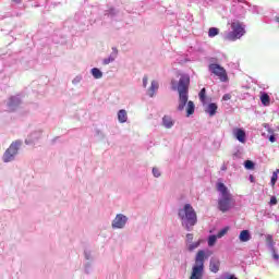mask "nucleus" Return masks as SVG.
<instances>
[{
    "label": "nucleus",
    "instance_id": "1",
    "mask_svg": "<svg viewBox=\"0 0 279 279\" xmlns=\"http://www.w3.org/2000/svg\"><path fill=\"white\" fill-rule=\"evenodd\" d=\"M171 84L172 90H178L179 93V106L177 110H179V112H182V110L186 108V117L195 114V104L193 102V100L189 101V86H191V76H189V74H182L179 80L178 86H175V81H172Z\"/></svg>",
    "mask_w": 279,
    "mask_h": 279
},
{
    "label": "nucleus",
    "instance_id": "2",
    "mask_svg": "<svg viewBox=\"0 0 279 279\" xmlns=\"http://www.w3.org/2000/svg\"><path fill=\"white\" fill-rule=\"evenodd\" d=\"M216 189L218 193H220V198L218 199V210H220V213H228V210H230L234 204V198L232 197L230 190H228V186H226V184L222 182H218L216 184Z\"/></svg>",
    "mask_w": 279,
    "mask_h": 279
},
{
    "label": "nucleus",
    "instance_id": "3",
    "mask_svg": "<svg viewBox=\"0 0 279 279\" xmlns=\"http://www.w3.org/2000/svg\"><path fill=\"white\" fill-rule=\"evenodd\" d=\"M179 217L183 228L189 232L193 230V226L197 223V213L191 204H185L183 208L179 209Z\"/></svg>",
    "mask_w": 279,
    "mask_h": 279
},
{
    "label": "nucleus",
    "instance_id": "4",
    "mask_svg": "<svg viewBox=\"0 0 279 279\" xmlns=\"http://www.w3.org/2000/svg\"><path fill=\"white\" fill-rule=\"evenodd\" d=\"M206 260V252L199 250L195 256V264L192 267L190 279H202L204 278V263Z\"/></svg>",
    "mask_w": 279,
    "mask_h": 279
},
{
    "label": "nucleus",
    "instance_id": "5",
    "mask_svg": "<svg viewBox=\"0 0 279 279\" xmlns=\"http://www.w3.org/2000/svg\"><path fill=\"white\" fill-rule=\"evenodd\" d=\"M231 29L232 31L226 35V40H239V38L245 35V27H243L241 22L231 23Z\"/></svg>",
    "mask_w": 279,
    "mask_h": 279
},
{
    "label": "nucleus",
    "instance_id": "6",
    "mask_svg": "<svg viewBox=\"0 0 279 279\" xmlns=\"http://www.w3.org/2000/svg\"><path fill=\"white\" fill-rule=\"evenodd\" d=\"M21 149V141L13 142L2 156L3 162H12Z\"/></svg>",
    "mask_w": 279,
    "mask_h": 279
},
{
    "label": "nucleus",
    "instance_id": "7",
    "mask_svg": "<svg viewBox=\"0 0 279 279\" xmlns=\"http://www.w3.org/2000/svg\"><path fill=\"white\" fill-rule=\"evenodd\" d=\"M210 73L219 77L220 82H228V72L226 69L217 63H210L208 66Z\"/></svg>",
    "mask_w": 279,
    "mask_h": 279
},
{
    "label": "nucleus",
    "instance_id": "8",
    "mask_svg": "<svg viewBox=\"0 0 279 279\" xmlns=\"http://www.w3.org/2000/svg\"><path fill=\"white\" fill-rule=\"evenodd\" d=\"M8 112H15L16 108L21 106V98L19 96H11L7 102Z\"/></svg>",
    "mask_w": 279,
    "mask_h": 279
},
{
    "label": "nucleus",
    "instance_id": "9",
    "mask_svg": "<svg viewBox=\"0 0 279 279\" xmlns=\"http://www.w3.org/2000/svg\"><path fill=\"white\" fill-rule=\"evenodd\" d=\"M125 223H128V217H125L123 214H118L112 221V228H125Z\"/></svg>",
    "mask_w": 279,
    "mask_h": 279
},
{
    "label": "nucleus",
    "instance_id": "10",
    "mask_svg": "<svg viewBox=\"0 0 279 279\" xmlns=\"http://www.w3.org/2000/svg\"><path fill=\"white\" fill-rule=\"evenodd\" d=\"M162 125L167 130H171V128H173V125H175V121H173V118H171V116H163Z\"/></svg>",
    "mask_w": 279,
    "mask_h": 279
},
{
    "label": "nucleus",
    "instance_id": "11",
    "mask_svg": "<svg viewBox=\"0 0 279 279\" xmlns=\"http://www.w3.org/2000/svg\"><path fill=\"white\" fill-rule=\"evenodd\" d=\"M218 108H219V107L217 106V104L210 102V104L206 107L205 112H206L207 114H209V117H215V114H217Z\"/></svg>",
    "mask_w": 279,
    "mask_h": 279
},
{
    "label": "nucleus",
    "instance_id": "12",
    "mask_svg": "<svg viewBox=\"0 0 279 279\" xmlns=\"http://www.w3.org/2000/svg\"><path fill=\"white\" fill-rule=\"evenodd\" d=\"M233 134L240 143H245V131L243 129H234Z\"/></svg>",
    "mask_w": 279,
    "mask_h": 279
},
{
    "label": "nucleus",
    "instance_id": "13",
    "mask_svg": "<svg viewBox=\"0 0 279 279\" xmlns=\"http://www.w3.org/2000/svg\"><path fill=\"white\" fill-rule=\"evenodd\" d=\"M239 240L241 243H247V241L252 240V234L250 233V230H242L239 235Z\"/></svg>",
    "mask_w": 279,
    "mask_h": 279
},
{
    "label": "nucleus",
    "instance_id": "14",
    "mask_svg": "<svg viewBox=\"0 0 279 279\" xmlns=\"http://www.w3.org/2000/svg\"><path fill=\"white\" fill-rule=\"evenodd\" d=\"M219 267H221V263L219 259H211L209 264V269L213 271V274H217L219 271Z\"/></svg>",
    "mask_w": 279,
    "mask_h": 279
},
{
    "label": "nucleus",
    "instance_id": "15",
    "mask_svg": "<svg viewBox=\"0 0 279 279\" xmlns=\"http://www.w3.org/2000/svg\"><path fill=\"white\" fill-rule=\"evenodd\" d=\"M119 123H128V111L124 109L118 111Z\"/></svg>",
    "mask_w": 279,
    "mask_h": 279
},
{
    "label": "nucleus",
    "instance_id": "16",
    "mask_svg": "<svg viewBox=\"0 0 279 279\" xmlns=\"http://www.w3.org/2000/svg\"><path fill=\"white\" fill-rule=\"evenodd\" d=\"M112 51L113 53L107 58V59H104L102 61V64H110V62H114V59L117 58L118 53H119V50H117V48H112Z\"/></svg>",
    "mask_w": 279,
    "mask_h": 279
},
{
    "label": "nucleus",
    "instance_id": "17",
    "mask_svg": "<svg viewBox=\"0 0 279 279\" xmlns=\"http://www.w3.org/2000/svg\"><path fill=\"white\" fill-rule=\"evenodd\" d=\"M158 88H159L158 82L153 81L151 85L148 89L149 97H154V95H156V90H158Z\"/></svg>",
    "mask_w": 279,
    "mask_h": 279
},
{
    "label": "nucleus",
    "instance_id": "18",
    "mask_svg": "<svg viewBox=\"0 0 279 279\" xmlns=\"http://www.w3.org/2000/svg\"><path fill=\"white\" fill-rule=\"evenodd\" d=\"M199 245H202V240H198L196 242H191V243L186 244V247H187L189 252H195V250H197V247H199Z\"/></svg>",
    "mask_w": 279,
    "mask_h": 279
},
{
    "label": "nucleus",
    "instance_id": "19",
    "mask_svg": "<svg viewBox=\"0 0 279 279\" xmlns=\"http://www.w3.org/2000/svg\"><path fill=\"white\" fill-rule=\"evenodd\" d=\"M92 75L95 77V80H101V77H104V73L97 68L92 69Z\"/></svg>",
    "mask_w": 279,
    "mask_h": 279
},
{
    "label": "nucleus",
    "instance_id": "20",
    "mask_svg": "<svg viewBox=\"0 0 279 279\" xmlns=\"http://www.w3.org/2000/svg\"><path fill=\"white\" fill-rule=\"evenodd\" d=\"M260 101L263 104V106H269L271 99L269 98V94H263L260 96Z\"/></svg>",
    "mask_w": 279,
    "mask_h": 279
},
{
    "label": "nucleus",
    "instance_id": "21",
    "mask_svg": "<svg viewBox=\"0 0 279 279\" xmlns=\"http://www.w3.org/2000/svg\"><path fill=\"white\" fill-rule=\"evenodd\" d=\"M208 36L209 38H215V36H219V28L217 27L209 28Z\"/></svg>",
    "mask_w": 279,
    "mask_h": 279
},
{
    "label": "nucleus",
    "instance_id": "22",
    "mask_svg": "<svg viewBox=\"0 0 279 279\" xmlns=\"http://www.w3.org/2000/svg\"><path fill=\"white\" fill-rule=\"evenodd\" d=\"M198 97L202 104H206V88L201 89Z\"/></svg>",
    "mask_w": 279,
    "mask_h": 279
},
{
    "label": "nucleus",
    "instance_id": "23",
    "mask_svg": "<svg viewBox=\"0 0 279 279\" xmlns=\"http://www.w3.org/2000/svg\"><path fill=\"white\" fill-rule=\"evenodd\" d=\"M217 239H218L217 235H209V238H208V246L213 247L215 245V243H217Z\"/></svg>",
    "mask_w": 279,
    "mask_h": 279
},
{
    "label": "nucleus",
    "instance_id": "24",
    "mask_svg": "<svg viewBox=\"0 0 279 279\" xmlns=\"http://www.w3.org/2000/svg\"><path fill=\"white\" fill-rule=\"evenodd\" d=\"M228 230H230V228H228V227L221 229V230L217 233L218 239H222V236H226V234H228Z\"/></svg>",
    "mask_w": 279,
    "mask_h": 279
},
{
    "label": "nucleus",
    "instance_id": "25",
    "mask_svg": "<svg viewBox=\"0 0 279 279\" xmlns=\"http://www.w3.org/2000/svg\"><path fill=\"white\" fill-rule=\"evenodd\" d=\"M278 173H279V170H276L274 173H272V177H271V185L275 186L276 185V182H278Z\"/></svg>",
    "mask_w": 279,
    "mask_h": 279
},
{
    "label": "nucleus",
    "instance_id": "26",
    "mask_svg": "<svg viewBox=\"0 0 279 279\" xmlns=\"http://www.w3.org/2000/svg\"><path fill=\"white\" fill-rule=\"evenodd\" d=\"M245 169H254V161L246 160L244 163Z\"/></svg>",
    "mask_w": 279,
    "mask_h": 279
},
{
    "label": "nucleus",
    "instance_id": "27",
    "mask_svg": "<svg viewBox=\"0 0 279 279\" xmlns=\"http://www.w3.org/2000/svg\"><path fill=\"white\" fill-rule=\"evenodd\" d=\"M266 243L268 245H274V235L271 234L266 235Z\"/></svg>",
    "mask_w": 279,
    "mask_h": 279
},
{
    "label": "nucleus",
    "instance_id": "28",
    "mask_svg": "<svg viewBox=\"0 0 279 279\" xmlns=\"http://www.w3.org/2000/svg\"><path fill=\"white\" fill-rule=\"evenodd\" d=\"M185 243H186V245H189V243H193V233L186 234Z\"/></svg>",
    "mask_w": 279,
    "mask_h": 279
},
{
    "label": "nucleus",
    "instance_id": "29",
    "mask_svg": "<svg viewBox=\"0 0 279 279\" xmlns=\"http://www.w3.org/2000/svg\"><path fill=\"white\" fill-rule=\"evenodd\" d=\"M153 174L155 178H160V170H158V168H153Z\"/></svg>",
    "mask_w": 279,
    "mask_h": 279
},
{
    "label": "nucleus",
    "instance_id": "30",
    "mask_svg": "<svg viewBox=\"0 0 279 279\" xmlns=\"http://www.w3.org/2000/svg\"><path fill=\"white\" fill-rule=\"evenodd\" d=\"M276 204H278V198H276V196H271L270 206H276Z\"/></svg>",
    "mask_w": 279,
    "mask_h": 279
},
{
    "label": "nucleus",
    "instance_id": "31",
    "mask_svg": "<svg viewBox=\"0 0 279 279\" xmlns=\"http://www.w3.org/2000/svg\"><path fill=\"white\" fill-rule=\"evenodd\" d=\"M222 99L223 101H230V99H232V96L230 94H225Z\"/></svg>",
    "mask_w": 279,
    "mask_h": 279
},
{
    "label": "nucleus",
    "instance_id": "32",
    "mask_svg": "<svg viewBox=\"0 0 279 279\" xmlns=\"http://www.w3.org/2000/svg\"><path fill=\"white\" fill-rule=\"evenodd\" d=\"M147 82H148L147 76H144L143 77V86H144V88H147Z\"/></svg>",
    "mask_w": 279,
    "mask_h": 279
},
{
    "label": "nucleus",
    "instance_id": "33",
    "mask_svg": "<svg viewBox=\"0 0 279 279\" xmlns=\"http://www.w3.org/2000/svg\"><path fill=\"white\" fill-rule=\"evenodd\" d=\"M269 141H270V143H276V136L270 135V136H269Z\"/></svg>",
    "mask_w": 279,
    "mask_h": 279
},
{
    "label": "nucleus",
    "instance_id": "34",
    "mask_svg": "<svg viewBox=\"0 0 279 279\" xmlns=\"http://www.w3.org/2000/svg\"><path fill=\"white\" fill-rule=\"evenodd\" d=\"M272 256H274L275 260H279V255H278V253H274Z\"/></svg>",
    "mask_w": 279,
    "mask_h": 279
},
{
    "label": "nucleus",
    "instance_id": "35",
    "mask_svg": "<svg viewBox=\"0 0 279 279\" xmlns=\"http://www.w3.org/2000/svg\"><path fill=\"white\" fill-rule=\"evenodd\" d=\"M227 279H239V278L234 277V275H230L227 277Z\"/></svg>",
    "mask_w": 279,
    "mask_h": 279
},
{
    "label": "nucleus",
    "instance_id": "36",
    "mask_svg": "<svg viewBox=\"0 0 279 279\" xmlns=\"http://www.w3.org/2000/svg\"><path fill=\"white\" fill-rule=\"evenodd\" d=\"M14 3H21V0H12Z\"/></svg>",
    "mask_w": 279,
    "mask_h": 279
}]
</instances>
